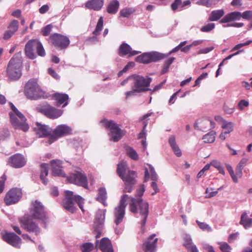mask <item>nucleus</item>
Returning a JSON list of instances; mask_svg holds the SVG:
<instances>
[{
	"instance_id": "obj_55",
	"label": "nucleus",
	"mask_w": 252,
	"mask_h": 252,
	"mask_svg": "<svg viewBox=\"0 0 252 252\" xmlns=\"http://www.w3.org/2000/svg\"><path fill=\"white\" fill-rule=\"evenodd\" d=\"M150 172L151 173L152 180L155 181H157L158 179L157 174H156L154 167L151 166H150Z\"/></svg>"
},
{
	"instance_id": "obj_59",
	"label": "nucleus",
	"mask_w": 252,
	"mask_h": 252,
	"mask_svg": "<svg viewBox=\"0 0 252 252\" xmlns=\"http://www.w3.org/2000/svg\"><path fill=\"white\" fill-rule=\"evenodd\" d=\"M248 161V159L247 158H242L241 161L239 162L238 166L243 168L247 164Z\"/></svg>"
},
{
	"instance_id": "obj_40",
	"label": "nucleus",
	"mask_w": 252,
	"mask_h": 252,
	"mask_svg": "<svg viewBox=\"0 0 252 252\" xmlns=\"http://www.w3.org/2000/svg\"><path fill=\"white\" fill-rule=\"evenodd\" d=\"M94 249V245L90 242H88L82 244L81 246V249L82 252H90Z\"/></svg>"
},
{
	"instance_id": "obj_11",
	"label": "nucleus",
	"mask_w": 252,
	"mask_h": 252,
	"mask_svg": "<svg viewBox=\"0 0 252 252\" xmlns=\"http://www.w3.org/2000/svg\"><path fill=\"white\" fill-rule=\"evenodd\" d=\"M128 197V195L126 194L123 195L119 206L115 208L114 211V222L117 225L121 223L123 220L125 215V209L127 205L126 201Z\"/></svg>"
},
{
	"instance_id": "obj_44",
	"label": "nucleus",
	"mask_w": 252,
	"mask_h": 252,
	"mask_svg": "<svg viewBox=\"0 0 252 252\" xmlns=\"http://www.w3.org/2000/svg\"><path fill=\"white\" fill-rule=\"evenodd\" d=\"M197 223L198 226L200 229H201L203 231H207L208 232H210L212 230L211 227L207 224L205 222H201L198 220L196 221Z\"/></svg>"
},
{
	"instance_id": "obj_4",
	"label": "nucleus",
	"mask_w": 252,
	"mask_h": 252,
	"mask_svg": "<svg viewBox=\"0 0 252 252\" xmlns=\"http://www.w3.org/2000/svg\"><path fill=\"white\" fill-rule=\"evenodd\" d=\"M74 201L77 203L81 210L84 212L83 206L84 199L80 195H74L72 191H65L64 198L62 203L63 207L67 211L73 213L76 210Z\"/></svg>"
},
{
	"instance_id": "obj_37",
	"label": "nucleus",
	"mask_w": 252,
	"mask_h": 252,
	"mask_svg": "<svg viewBox=\"0 0 252 252\" xmlns=\"http://www.w3.org/2000/svg\"><path fill=\"white\" fill-rule=\"evenodd\" d=\"M215 139V132L212 131L206 134L203 137V140L205 143H211L214 142Z\"/></svg>"
},
{
	"instance_id": "obj_36",
	"label": "nucleus",
	"mask_w": 252,
	"mask_h": 252,
	"mask_svg": "<svg viewBox=\"0 0 252 252\" xmlns=\"http://www.w3.org/2000/svg\"><path fill=\"white\" fill-rule=\"evenodd\" d=\"M103 17H100L98 20L95 29L93 32V34L95 36L98 35L100 34V32L103 28Z\"/></svg>"
},
{
	"instance_id": "obj_17",
	"label": "nucleus",
	"mask_w": 252,
	"mask_h": 252,
	"mask_svg": "<svg viewBox=\"0 0 252 252\" xmlns=\"http://www.w3.org/2000/svg\"><path fill=\"white\" fill-rule=\"evenodd\" d=\"M22 192L21 189L13 188L11 189L5 195L4 199L5 203L7 205H10L17 203L19 201Z\"/></svg>"
},
{
	"instance_id": "obj_31",
	"label": "nucleus",
	"mask_w": 252,
	"mask_h": 252,
	"mask_svg": "<svg viewBox=\"0 0 252 252\" xmlns=\"http://www.w3.org/2000/svg\"><path fill=\"white\" fill-rule=\"evenodd\" d=\"M169 143L171 147L174 154L178 157L182 156V152L178 146L176 144L175 138L174 136H171L169 139Z\"/></svg>"
},
{
	"instance_id": "obj_48",
	"label": "nucleus",
	"mask_w": 252,
	"mask_h": 252,
	"mask_svg": "<svg viewBox=\"0 0 252 252\" xmlns=\"http://www.w3.org/2000/svg\"><path fill=\"white\" fill-rule=\"evenodd\" d=\"M62 164L63 161L60 160H53L51 161V168H63Z\"/></svg>"
},
{
	"instance_id": "obj_29",
	"label": "nucleus",
	"mask_w": 252,
	"mask_h": 252,
	"mask_svg": "<svg viewBox=\"0 0 252 252\" xmlns=\"http://www.w3.org/2000/svg\"><path fill=\"white\" fill-rule=\"evenodd\" d=\"M224 14V11L223 9L213 10L210 14L208 20L209 21H217L220 20Z\"/></svg>"
},
{
	"instance_id": "obj_63",
	"label": "nucleus",
	"mask_w": 252,
	"mask_h": 252,
	"mask_svg": "<svg viewBox=\"0 0 252 252\" xmlns=\"http://www.w3.org/2000/svg\"><path fill=\"white\" fill-rule=\"evenodd\" d=\"M151 187L153 189L155 190L154 192H153L152 193V195L155 194L156 193L158 192L159 191L158 189V185L157 183L155 182V181L152 182L151 183Z\"/></svg>"
},
{
	"instance_id": "obj_64",
	"label": "nucleus",
	"mask_w": 252,
	"mask_h": 252,
	"mask_svg": "<svg viewBox=\"0 0 252 252\" xmlns=\"http://www.w3.org/2000/svg\"><path fill=\"white\" fill-rule=\"evenodd\" d=\"M175 60L174 57H171L168 59L164 62V64L169 67H170V65L173 62V61Z\"/></svg>"
},
{
	"instance_id": "obj_39",
	"label": "nucleus",
	"mask_w": 252,
	"mask_h": 252,
	"mask_svg": "<svg viewBox=\"0 0 252 252\" xmlns=\"http://www.w3.org/2000/svg\"><path fill=\"white\" fill-rule=\"evenodd\" d=\"M224 133H229L233 130V124L232 122H224L222 125Z\"/></svg>"
},
{
	"instance_id": "obj_46",
	"label": "nucleus",
	"mask_w": 252,
	"mask_h": 252,
	"mask_svg": "<svg viewBox=\"0 0 252 252\" xmlns=\"http://www.w3.org/2000/svg\"><path fill=\"white\" fill-rule=\"evenodd\" d=\"M62 168H57L52 169V174L54 176H58L61 177H65V174L64 171L62 169Z\"/></svg>"
},
{
	"instance_id": "obj_13",
	"label": "nucleus",
	"mask_w": 252,
	"mask_h": 252,
	"mask_svg": "<svg viewBox=\"0 0 252 252\" xmlns=\"http://www.w3.org/2000/svg\"><path fill=\"white\" fill-rule=\"evenodd\" d=\"M38 111L48 118L56 119L61 116L63 110L57 109L50 104H46L37 108Z\"/></svg>"
},
{
	"instance_id": "obj_1",
	"label": "nucleus",
	"mask_w": 252,
	"mask_h": 252,
	"mask_svg": "<svg viewBox=\"0 0 252 252\" xmlns=\"http://www.w3.org/2000/svg\"><path fill=\"white\" fill-rule=\"evenodd\" d=\"M145 190L144 185H141L137 191V196H138L139 198H135L134 197H130L131 202L129 205L130 211L134 214L138 213V211L137 206H138L139 212L142 219L141 222V224L143 232L144 231V227L146 224L147 218L149 214L148 203L147 202L144 201L141 198V197L143 195Z\"/></svg>"
},
{
	"instance_id": "obj_14",
	"label": "nucleus",
	"mask_w": 252,
	"mask_h": 252,
	"mask_svg": "<svg viewBox=\"0 0 252 252\" xmlns=\"http://www.w3.org/2000/svg\"><path fill=\"white\" fill-rule=\"evenodd\" d=\"M32 219L30 217L25 216L19 220V222L23 229L29 232L33 233L37 235L40 233V229Z\"/></svg>"
},
{
	"instance_id": "obj_42",
	"label": "nucleus",
	"mask_w": 252,
	"mask_h": 252,
	"mask_svg": "<svg viewBox=\"0 0 252 252\" xmlns=\"http://www.w3.org/2000/svg\"><path fill=\"white\" fill-rule=\"evenodd\" d=\"M19 27V22L16 20H12L11 23L9 24L8 29L9 30L15 33L18 29Z\"/></svg>"
},
{
	"instance_id": "obj_7",
	"label": "nucleus",
	"mask_w": 252,
	"mask_h": 252,
	"mask_svg": "<svg viewBox=\"0 0 252 252\" xmlns=\"http://www.w3.org/2000/svg\"><path fill=\"white\" fill-rule=\"evenodd\" d=\"M10 121L12 126L16 129L24 132H27L29 129V126L27 123V119L21 112L15 116L12 112H9Z\"/></svg>"
},
{
	"instance_id": "obj_49",
	"label": "nucleus",
	"mask_w": 252,
	"mask_h": 252,
	"mask_svg": "<svg viewBox=\"0 0 252 252\" xmlns=\"http://www.w3.org/2000/svg\"><path fill=\"white\" fill-rule=\"evenodd\" d=\"M218 193V191H213V189H207L205 191V198H209L216 196Z\"/></svg>"
},
{
	"instance_id": "obj_50",
	"label": "nucleus",
	"mask_w": 252,
	"mask_h": 252,
	"mask_svg": "<svg viewBox=\"0 0 252 252\" xmlns=\"http://www.w3.org/2000/svg\"><path fill=\"white\" fill-rule=\"evenodd\" d=\"M180 7L182 8V0H175L171 5V9L174 11Z\"/></svg>"
},
{
	"instance_id": "obj_35",
	"label": "nucleus",
	"mask_w": 252,
	"mask_h": 252,
	"mask_svg": "<svg viewBox=\"0 0 252 252\" xmlns=\"http://www.w3.org/2000/svg\"><path fill=\"white\" fill-rule=\"evenodd\" d=\"M106 192L104 188H100L98 190V192L97 196V200L102 203L104 205L106 206V204L105 201L106 199Z\"/></svg>"
},
{
	"instance_id": "obj_57",
	"label": "nucleus",
	"mask_w": 252,
	"mask_h": 252,
	"mask_svg": "<svg viewBox=\"0 0 252 252\" xmlns=\"http://www.w3.org/2000/svg\"><path fill=\"white\" fill-rule=\"evenodd\" d=\"M139 93V91L134 88L133 90L130 91L126 92V97L127 98L130 96L135 95L136 93Z\"/></svg>"
},
{
	"instance_id": "obj_2",
	"label": "nucleus",
	"mask_w": 252,
	"mask_h": 252,
	"mask_svg": "<svg viewBox=\"0 0 252 252\" xmlns=\"http://www.w3.org/2000/svg\"><path fill=\"white\" fill-rule=\"evenodd\" d=\"M116 172L124 183V192H131L137 184V174L129 169L126 162L122 161L117 165Z\"/></svg>"
},
{
	"instance_id": "obj_9",
	"label": "nucleus",
	"mask_w": 252,
	"mask_h": 252,
	"mask_svg": "<svg viewBox=\"0 0 252 252\" xmlns=\"http://www.w3.org/2000/svg\"><path fill=\"white\" fill-rule=\"evenodd\" d=\"M168 57L165 54L158 52L144 53L137 56L135 61L139 63L148 64L152 62H157Z\"/></svg>"
},
{
	"instance_id": "obj_28",
	"label": "nucleus",
	"mask_w": 252,
	"mask_h": 252,
	"mask_svg": "<svg viewBox=\"0 0 252 252\" xmlns=\"http://www.w3.org/2000/svg\"><path fill=\"white\" fill-rule=\"evenodd\" d=\"M197 124L199 126L198 127L202 131H205L207 129L213 128L215 127V123L210 120H198Z\"/></svg>"
},
{
	"instance_id": "obj_60",
	"label": "nucleus",
	"mask_w": 252,
	"mask_h": 252,
	"mask_svg": "<svg viewBox=\"0 0 252 252\" xmlns=\"http://www.w3.org/2000/svg\"><path fill=\"white\" fill-rule=\"evenodd\" d=\"M48 73L51 75L52 77L55 79H58L59 78V75L56 72V71L52 68H49L48 70Z\"/></svg>"
},
{
	"instance_id": "obj_18",
	"label": "nucleus",
	"mask_w": 252,
	"mask_h": 252,
	"mask_svg": "<svg viewBox=\"0 0 252 252\" xmlns=\"http://www.w3.org/2000/svg\"><path fill=\"white\" fill-rule=\"evenodd\" d=\"M2 240L11 246L20 249L22 240L19 236L13 232H5L1 233Z\"/></svg>"
},
{
	"instance_id": "obj_34",
	"label": "nucleus",
	"mask_w": 252,
	"mask_h": 252,
	"mask_svg": "<svg viewBox=\"0 0 252 252\" xmlns=\"http://www.w3.org/2000/svg\"><path fill=\"white\" fill-rule=\"evenodd\" d=\"M125 150L126 155L131 159L137 160L138 159L139 157L136 151L130 146H126L125 147Z\"/></svg>"
},
{
	"instance_id": "obj_52",
	"label": "nucleus",
	"mask_w": 252,
	"mask_h": 252,
	"mask_svg": "<svg viewBox=\"0 0 252 252\" xmlns=\"http://www.w3.org/2000/svg\"><path fill=\"white\" fill-rule=\"evenodd\" d=\"M241 17L247 20H250L252 17V11L247 10L244 12L242 14H241Z\"/></svg>"
},
{
	"instance_id": "obj_20",
	"label": "nucleus",
	"mask_w": 252,
	"mask_h": 252,
	"mask_svg": "<svg viewBox=\"0 0 252 252\" xmlns=\"http://www.w3.org/2000/svg\"><path fill=\"white\" fill-rule=\"evenodd\" d=\"M8 163L13 167L18 168L23 167L26 163V161L23 156L17 154L8 159Z\"/></svg>"
},
{
	"instance_id": "obj_41",
	"label": "nucleus",
	"mask_w": 252,
	"mask_h": 252,
	"mask_svg": "<svg viewBox=\"0 0 252 252\" xmlns=\"http://www.w3.org/2000/svg\"><path fill=\"white\" fill-rule=\"evenodd\" d=\"M215 23H210L202 26L200 29V31L204 32H209L215 29Z\"/></svg>"
},
{
	"instance_id": "obj_16",
	"label": "nucleus",
	"mask_w": 252,
	"mask_h": 252,
	"mask_svg": "<svg viewBox=\"0 0 252 252\" xmlns=\"http://www.w3.org/2000/svg\"><path fill=\"white\" fill-rule=\"evenodd\" d=\"M32 207L30 211L31 213L30 217L43 220H47V217L44 212V207L40 202L35 200L32 203Z\"/></svg>"
},
{
	"instance_id": "obj_6",
	"label": "nucleus",
	"mask_w": 252,
	"mask_h": 252,
	"mask_svg": "<svg viewBox=\"0 0 252 252\" xmlns=\"http://www.w3.org/2000/svg\"><path fill=\"white\" fill-rule=\"evenodd\" d=\"M102 126L110 131L111 139L114 142L119 141L124 135L123 130L113 121L103 119L100 121Z\"/></svg>"
},
{
	"instance_id": "obj_43",
	"label": "nucleus",
	"mask_w": 252,
	"mask_h": 252,
	"mask_svg": "<svg viewBox=\"0 0 252 252\" xmlns=\"http://www.w3.org/2000/svg\"><path fill=\"white\" fill-rule=\"evenodd\" d=\"M36 52L38 55L44 57L45 55V50L40 42L38 40L36 47Z\"/></svg>"
},
{
	"instance_id": "obj_12",
	"label": "nucleus",
	"mask_w": 252,
	"mask_h": 252,
	"mask_svg": "<svg viewBox=\"0 0 252 252\" xmlns=\"http://www.w3.org/2000/svg\"><path fill=\"white\" fill-rule=\"evenodd\" d=\"M72 131V128L67 125H59L52 131V134L49 138L48 143L52 144L59 138L71 134Z\"/></svg>"
},
{
	"instance_id": "obj_32",
	"label": "nucleus",
	"mask_w": 252,
	"mask_h": 252,
	"mask_svg": "<svg viewBox=\"0 0 252 252\" xmlns=\"http://www.w3.org/2000/svg\"><path fill=\"white\" fill-rule=\"evenodd\" d=\"M41 174L40 179L42 180L43 183L44 185H46L48 182V180L45 179V177L48 175V165L46 163H42L41 166Z\"/></svg>"
},
{
	"instance_id": "obj_21",
	"label": "nucleus",
	"mask_w": 252,
	"mask_h": 252,
	"mask_svg": "<svg viewBox=\"0 0 252 252\" xmlns=\"http://www.w3.org/2000/svg\"><path fill=\"white\" fill-rule=\"evenodd\" d=\"M37 42V39H32L29 40L25 45V54L30 59H34L35 58L34 50L36 48Z\"/></svg>"
},
{
	"instance_id": "obj_45",
	"label": "nucleus",
	"mask_w": 252,
	"mask_h": 252,
	"mask_svg": "<svg viewBox=\"0 0 252 252\" xmlns=\"http://www.w3.org/2000/svg\"><path fill=\"white\" fill-rule=\"evenodd\" d=\"M220 249L222 252H231L230 246L226 242H221L220 244Z\"/></svg>"
},
{
	"instance_id": "obj_8",
	"label": "nucleus",
	"mask_w": 252,
	"mask_h": 252,
	"mask_svg": "<svg viewBox=\"0 0 252 252\" xmlns=\"http://www.w3.org/2000/svg\"><path fill=\"white\" fill-rule=\"evenodd\" d=\"M67 180L71 184L88 189V179L85 173L81 170H75L67 176Z\"/></svg>"
},
{
	"instance_id": "obj_10",
	"label": "nucleus",
	"mask_w": 252,
	"mask_h": 252,
	"mask_svg": "<svg viewBox=\"0 0 252 252\" xmlns=\"http://www.w3.org/2000/svg\"><path fill=\"white\" fill-rule=\"evenodd\" d=\"M131 79V83L133 84L134 88H135L139 91V92H144L150 91L151 89L147 88L150 86L152 81L151 78H144L142 76L133 75L130 76Z\"/></svg>"
},
{
	"instance_id": "obj_19",
	"label": "nucleus",
	"mask_w": 252,
	"mask_h": 252,
	"mask_svg": "<svg viewBox=\"0 0 252 252\" xmlns=\"http://www.w3.org/2000/svg\"><path fill=\"white\" fill-rule=\"evenodd\" d=\"M33 130L39 137H46L51 136L52 134V129L48 126L36 122L33 127Z\"/></svg>"
},
{
	"instance_id": "obj_23",
	"label": "nucleus",
	"mask_w": 252,
	"mask_h": 252,
	"mask_svg": "<svg viewBox=\"0 0 252 252\" xmlns=\"http://www.w3.org/2000/svg\"><path fill=\"white\" fill-rule=\"evenodd\" d=\"M140 52L132 50L131 47L126 43H123L120 46L118 54L120 56H124L128 55L129 56H133L140 53Z\"/></svg>"
},
{
	"instance_id": "obj_62",
	"label": "nucleus",
	"mask_w": 252,
	"mask_h": 252,
	"mask_svg": "<svg viewBox=\"0 0 252 252\" xmlns=\"http://www.w3.org/2000/svg\"><path fill=\"white\" fill-rule=\"evenodd\" d=\"M214 49L213 47H207L206 48L202 49L200 50L199 52V54H206L209 53V52L212 51Z\"/></svg>"
},
{
	"instance_id": "obj_25",
	"label": "nucleus",
	"mask_w": 252,
	"mask_h": 252,
	"mask_svg": "<svg viewBox=\"0 0 252 252\" xmlns=\"http://www.w3.org/2000/svg\"><path fill=\"white\" fill-rule=\"evenodd\" d=\"M155 236V234H152L144 243L145 252H155V249L158 241V238L154 239Z\"/></svg>"
},
{
	"instance_id": "obj_33",
	"label": "nucleus",
	"mask_w": 252,
	"mask_h": 252,
	"mask_svg": "<svg viewBox=\"0 0 252 252\" xmlns=\"http://www.w3.org/2000/svg\"><path fill=\"white\" fill-rule=\"evenodd\" d=\"M240 223L244 226L247 229L249 228L252 225V220L247 218V214L244 212L242 214L241 217Z\"/></svg>"
},
{
	"instance_id": "obj_30",
	"label": "nucleus",
	"mask_w": 252,
	"mask_h": 252,
	"mask_svg": "<svg viewBox=\"0 0 252 252\" xmlns=\"http://www.w3.org/2000/svg\"><path fill=\"white\" fill-rule=\"evenodd\" d=\"M119 7V2L117 0H112L107 7V12L111 14L117 13Z\"/></svg>"
},
{
	"instance_id": "obj_53",
	"label": "nucleus",
	"mask_w": 252,
	"mask_h": 252,
	"mask_svg": "<svg viewBox=\"0 0 252 252\" xmlns=\"http://www.w3.org/2000/svg\"><path fill=\"white\" fill-rule=\"evenodd\" d=\"M183 245L188 250L193 245V244H192L190 238H187L185 239Z\"/></svg>"
},
{
	"instance_id": "obj_3",
	"label": "nucleus",
	"mask_w": 252,
	"mask_h": 252,
	"mask_svg": "<svg viewBox=\"0 0 252 252\" xmlns=\"http://www.w3.org/2000/svg\"><path fill=\"white\" fill-rule=\"evenodd\" d=\"M23 59L21 52L15 54L10 60L6 68V74L11 80H17L22 76Z\"/></svg>"
},
{
	"instance_id": "obj_58",
	"label": "nucleus",
	"mask_w": 252,
	"mask_h": 252,
	"mask_svg": "<svg viewBox=\"0 0 252 252\" xmlns=\"http://www.w3.org/2000/svg\"><path fill=\"white\" fill-rule=\"evenodd\" d=\"M49 9V6L47 4H44L39 8V12L41 14H44L47 12Z\"/></svg>"
},
{
	"instance_id": "obj_15",
	"label": "nucleus",
	"mask_w": 252,
	"mask_h": 252,
	"mask_svg": "<svg viewBox=\"0 0 252 252\" xmlns=\"http://www.w3.org/2000/svg\"><path fill=\"white\" fill-rule=\"evenodd\" d=\"M49 40L55 47L60 50L67 48L70 44L68 37L59 33L52 34Z\"/></svg>"
},
{
	"instance_id": "obj_54",
	"label": "nucleus",
	"mask_w": 252,
	"mask_h": 252,
	"mask_svg": "<svg viewBox=\"0 0 252 252\" xmlns=\"http://www.w3.org/2000/svg\"><path fill=\"white\" fill-rule=\"evenodd\" d=\"M14 34V33H13V32L8 30L7 31H6L4 34H3V38L4 39V40H8L9 39L13 34Z\"/></svg>"
},
{
	"instance_id": "obj_22",
	"label": "nucleus",
	"mask_w": 252,
	"mask_h": 252,
	"mask_svg": "<svg viewBox=\"0 0 252 252\" xmlns=\"http://www.w3.org/2000/svg\"><path fill=\"white\" fill-rule=\"evenodd\" d=\"M95 245L96 247L98 246L102 252H114L111 242L107 238H103L99 243L98 240H96Z\"/></svg>"
},
{
	"instance_id": "obj_27",
	"label": "nucleus",
	"mask_w": 252,
	"mask_h": 252,
	"mask_svg": "<svg viewBox=\"0 0 252 252\" xmlns=\"http://www.w3.org/2000/svg\"><path fill=\"white\" fill-rule=\"evenodd\" d=\"M241 18V13L240 12L235 11L230 12L225 16H224L222 19H221L220 23H226L232 21L239 20Z\"/></svg>"
},
{
	"instance_id": "obj_61",
	"label": "nucleus",
	"mask_w": 252,
	"mask_h": 252,
	"mask_svg": "<svg viewBox=\"0 0 252 252\" xmlns=\"http://www.w3.org/2000/svg\"><path fill=\"white\" fill-rule=\"evenodd\" d=\"M243 168H241L237 166V167L236 168V175L237 177V178H240L242 176V170Z\"/></svg>"
},
{
	"instance_id": "obj_24",
	"label": "nucleus",
	"mask_w": 252,
	"mask_h": 252,
	"mask_svg": "<svg viewBox=\"0 0 252 252\" xmlns=\"http://www.w3.org/2000/svg\"><path fill=\"white\" fill-rule=\"evenodd\" d=\"M53 99L56 101V105L60 106L63 104V107H65L68 104L69 96L65 94L56 93L52 95Z\"/></svg>"
},
{
	"instance_id": "obj_26",
	"label": "nucleus",
	"mask_w": 252,
	"mask_h": 252,
	"mask_svg": "<svg viewBox=\"0 0 252 252\" xmlns=\"http://www.w3.org/2000/svg\"><path fill=\"white\" fill-rule=\"evenodd\" d=\"M104 0H89L85 4V7L91 10L98 11L101 9Z\"/></svg>"
},
{
	"instance_id": "obj_38",
	"label": "nucleus",
	"mask_w": 252,
	"mask_h": 252,
	"mask_svg": "<svg viewBox=\"0 0 252 252\" xmlns=\"http://www.w3.org/2000/svg\"><path fill=\"white\" fill-rule=\"evenodd\" d=\"M134 12L135 10L132 8H126L121 10L120 14L122 17L128 18Z\"/></svg>"
},
{
	"instance_id": "obj_5",
	"label": "nucleus",
	"mask_w": 252,
	"mask_h": 252,
	"mask_svg": "<svg viewBox=\"0 0 252 252\" xmlns=\"http://www.w3.org/2000/svg\"><path fill=\"white\" fill-rule=\"evenodd\" d=\"M26 95L31 99H38L44 97L45 92L42 91L34 79H30L26 84L25 88Z\"/></svg>"
},
{
	"instance_id": "obj_47",
	"label": "nucleus",
	"mask_w": 252,
	"mask_h": 252,
	"mask_svg": "<svg viewBox=\"0 0 252 252\" xmlns=\"http://www.w3.org/2000/svg\"><path fill=\"white\" fill-rule=\"evenodd\" d=\"M52 28H53V26L51 24H49V25H47L46 26H45V27H44L41 30V32H42V35L45 36H48V35H49V34L50 33V32L52 31Z\"/></svg>"
},
{
	"instance_id": "obj_51",
	"label": "nucleus",
	"mask_w": 252,
	"mask_h": 252,
	"mask_svg": "<svg viewBox=\"0 0 252 252\" xmlns=\"http://www.w3.org/2000/svg\"><path fill=\"white\" fill-rule=\"evenodd\" d=\"M251 43H252V40H249L247 41L246 42L238 44L233 48V49H232V51L236 50H238L244 46L249 45Z\"/></svg>"
},
{
	"instance_id": "obj_56",
	"label": "nucleus",
	"mask_w": 252,
	"mask_h": 252,
	"mask_svg": "<svg viewBox=\"0 0 252 252\" xmlns=\"http://www.w3.org/2000/svg\"><path fill=\"white\" fill-rule=\"evenodd\" d=\"M249 102L245 100H241L238 103V106L240 109H244L245 107H248L249 106Z\"/></svg>"
}]
</instances>
